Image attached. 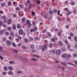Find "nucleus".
<instances>
[{
    "label": "nucleus",
    "mask_w": 77,
    "mask_h": 77,
    "mask_svg": "<svg viewBox=\"0 0 77 77\" xmlns=\"http://www.w3.org/2000/svg\"><path fill=\"white\" fill-rule=\"evenodd\" d=\"M17 27L18 29H20L21 28V25L20 24H18L17 25Z\"/></svg>",
    "instance_id": "obj_13"
},
{
    "label": "nucleus",
    "mask_w": 77,
    "mask_h": 77,
    "mask_svg": "<svg viewBox=\"0 0 77 77\" xmlns=\"http://www.w3.org/2000/svg\"><path fill=\"white\" fill-rule=\"evenodd\" d=\"M11 19H10L8 20V24H11Z\"/></svg>",
    "instance_id": "obj_9"
},
{
    "label": "nucleus",
    "mask_w": 77,
    "mask_h": 77,
    "mask_svg": "<svg viewBox=\"0 0 77 77\" xmlns=\"http://www.w3.org/2000/svg\"><path fill=\"white\" fill-rule=\"evenodd\" d=\"M35 40H38L39 39L38 37H35L34 38Z\"/></svg>",
    "instance_id": "obj_38"
},
{
    "label": "nucleus",
    "mask_w": 77,
    "mask_h": 77,
    "mask_svg": "<svg viewBox=\"0 0 77 77\" xmlns=\"http://www.w3.org/2000/svg\"><path fill=\"white\" fill-rule=\"evenodd\" d=\"M71 5H72V6H74V5H75V2H72L71 3Z\"/></svg>",
    "instance_id": "obj_28"
},
{
    "label": "nucleus",
    "mask_w": 77,
    "mask_h": 77,
    "mask_svg": "<svg viewBox=\"0 0 77 77\" xmlns=\"http://www.w3.org/2000/svg\"><path fill=\"white\" fill-rule=\"evenodd\" d=\"M8 69L10 71H12L13 70V67L12 66H9L8 67Z\"/></svg>",
    "instance_id": "obj_10"
},
{
    "label": "nucleus",
    "mask_w": 77,
    "mask_h": 77,
    "mask_svg": "<svg viewBox=\"0 0 77 77\" xmlns=\"http://www.w3.org/2000/svg\"><path fill=\"white\" fill-rule=\"evenodd\" d=\"M22 48L23 49H24V50H26L27 48V47L25 46H23L22 47Z\"/></svg>",
    "instance_id": "obj_23"
},
{
    "label": "nucleus",
    "mask_w": 77,
    "mask_h": 77,
    "mask_svg": "<svg viewBox=\"0 0 77 77\" xmlns=\"http://www.w3.org/2000/svg\"><path fill=\"white\" fill-rule=\"evenodd\" d=\"M32 53H36V51L35 50H32Z\"/></svg>",
    "instance_id": "obj_51"
},
{
    "label": "nucleus",
    "mask_w": 77,
    "mask_h": 77,
    "mask_svg": "<svg viewBox=\"0 0 77 77\" xmlns=\"http://www.w3.org/2000/svg\"><path fill=\"white\" fill-rule=\"evenodd\" d=\"M12 5V3L11 2H9L8 3V6H11Z\"/></svg>",
    "instance_id": "obj_27"
},
{
    "label": "nucleus",
    "mask_w": 77,
    "mask_h": 77,
    "mask_svg": "<svg viewBox=\"0 0 77 77\" xmlns=\"http://www.w3.org/2000/svg\"><path fill=\"white\" fill-rule=\"evenodd\" d=\"M19 33L20 35H23V30L21 29H20Z\"/></svg>",
    "instance_id": "obj_5"
},
{
    "label": "nucleus",
    "mask_w": 77,
    "mask_h": 77,
    "mask_svg": "<svg viewBox=\"0 0 77 77\" xmlns=\"http://www.w3.org/2000/svg\"><path fill=\"white\" fill-rule=\"evenodd\" d=\"M25 21H26V18L24 17L22 18V23H24Z\"/></svg>",
    "instance_id": "obj_14"
},
{
    "label": "nucleus",
    "mask_w": 77,
    "mask_h": 77,
    "mask_svg": "<svg viewBox=\"0 0 77 77\" xmlns=\"http://www.w3.org/2000/svg\"><path fill=\"white\" fill-rule=\"evenodd\" d=\"M29 39L30 41H33V39L31 37H29Z\"/></svg>",
    "instance_id": "obj_56"
},
{
    "label": "nucleus",
    "mask_w": 77,
    "mask_h": 77,
    "mask_svg": "<svg viewBox=\"0 0 77 77\" xmlns=\"http://www.w3.org/2000/svg\"><path fill=\"white\" fill-rule=\"evenodd\" d=\"M57 10L56 9H54V12L55 13H57Z\"/></svg>",
    "instance_id": "obj_32"
},
{
    "label": "nucleus",
    "mask_w": 77,
    "mask_h": 77,
    "mask_svg": "<svg viewBox=\"0 0 77 77\" xmlns=\"http://www.w3.org/2000/svg\"><path fill=\"white\" fill-rule=\"evenodd\" d=\"M2 18L3 20H5V19H6V17L5 16H2Z\"/></svg>",
    "instance_id": "obj_42"
},
{
    "label": "nucleus",
    "mask_w": 77,
    "mask_h": 77,
    "mask_svg": "<svg viewBox=\"0 0 77 77\" xmlns=\"http://www.w3.org/2000/svg\"><path fill=\"white\" fill-rule=\"evenodd\" d=\"M51 52L52 54H54L55 53V50H53L51 51Z\"/></svg>",
    "instance_id": "obj_31"
},
{
    "label": "nucleus",
    "mask_w": 77,
    "mask_h": 77,
    "mask_svg": "<svg viewBox=\"0 0 77 77\" xmlns=\"http://www.w3.org/2000/svg\"><path fill=\"white\" fill-rule=\"evenodd\" d=\"M24 41L25 42H27V39L26 38H25L24 39Z\"/></svg>",
    "instance_id": "obj_41"
},
{
    "label": "nucleus",
    "mask_w": 77,
    "mask_h": 77,
    "mask_svg": "<svg viewBox=\"0 0 77 77\" xmlns=\"http://www.w3.org/2000/svg\"><path fill=\"white\" fill-rule=\"evenodd\" d=\"M71 14V11H68L67 13V15L69 16L70 14Z\"/></svg>",
    "instance_id": "obj_34"
},
{
    "label": "nucleus",
    "mask_w": 77,
    "mask_h": 77,
    "mask_svg": "<svg viewBox=\"0 0 77 77\" xmlns=\"http://www.w3.org/2000/svg\"><path fill=\"white\" fill-rule=\"evenodd\" d=\"M21 43H19L17 45V46H18V47H21Z\"/></svg>",
    "instance_id": "obj_59"
},
{
    "label": "nucleus",
    "mask_w": 77,
    "mask_h": 77,
    "mask_svg": "<svg viewBox=\"0 0 77 77\" xmlns=\"http://www.w3.org/2000/svg\"><path fill=\"white\" fill-rule=\"evenodd\" d=\"M20 8L19 7H17L16 8V10L17 11H20Z\"/></svg>",
    "instance_id": "obj_35"
},
{
    "label": "nucleus",
    "mask_w": 77,
    "mask_h": 77,
    "mask_svg": "<svg viewBox=\"0 0 77 77\" xmlns=\"http://www.w3.org/2000/svg\"><path fill=\"white\" fill-rule=\"evenodd\" d=\"M31 60H32L33 61H36L37 60L35 58H32L31 59Z\"/></svg>",
    "instance_id": "obj_30"
},
{
    "label": "nucleus",
    "mask_w": 77,
    "mask_h": 77,
    "mask_svg": "<svg viewBox=\"0 0 77 77\" xmlns=\"http://www.w3.org/2000/svg\"><path fill=\"white\" fill-rule=\"evenodd\" d=\"M7 30H11V28L10 27H8L7 28Z\"/></svg>",
    "instance_id": "obj_45"
},
{
    "label": "nucleus",
    "mask_w": 77,
    "mask_h": 77,
    "mask_svg": "<svg viewBox=\"0 0 77 77\" xmlns=\"http://www.w3.org/2000/svg\"><path fill=\"white\" fill-rule=\"evenodd\" d=\"M31 48H34V46L33 45H32L30 46Z\"/></svg>",
    "instance_id": "obj_49"
},
{
    "label": "nucleus",
    "mask_w": 77,
    "mask_h": 77,
    "mask_svg": "<svg viewBox=\"0 0 77 77\" xmlns=\"http://www.w3.org/2000/svg\"><path fill=\"white\" fill-rule=\"evenodd\" d=\"M61 65H63V66H66V63H61Z\"/></svg>",
    "instance_id": "obj_19"
},
{
    "label": "nucleus",
    "mask_w": 77,
    "mask_h": 77,
    "mask_svg": "<svg viewBox=\"0 0 77 77\" xmlns=\"http://www.w3.org/2000/svg\"><path fill=\"white\" fill-rule=\"evenodd\" d=\"M24 10L25 12H27V11L28 10L26 8H24Z\"/></svg>",
    "instance_id": "obj_57"
},
{
    "label": "nucleus",
    "mask_w": 77,
    "mask_h": 77,
    "mask_svg": "<svg viewBox=\"0 0 77 77\" xmlns=\"http://www.w3.org/2000/svg\"><path fill=\"white\" fill-rule=\"evenodd\" d=\"M9 39H10V40H12L13 39V38L11 36H10L9 38Z\"/></svg>",
    "instance_id": "obj_53"
},
{
    "label": "nucleus",
    "mask_w": 77,
    "mask_h": 77,
    "mask_svg": "<svg viewBox=\"0 0 77 77\" xmlns=\"http://www.w3.org/2000/svg\"><path fill=\"white\" fill-rule=\"evenodd\" d=\"M48 46L47 45H44L42 46V51H45V49H47V48Z\"/></svg>",
    "instance_id": "obj_1"
},
{
    "label": "nucleus",
    "mask_w": 77,
    "mask_h": 77,
    "mask_svg": "<svg viewBox=\"0 0 77 77\" xmlns=\"http://www.w3.org/2000/svg\"><path fill=\"white\" fill-rule=\"evenodd\" d=\"M30 32H34V30L33 29H31L30 30Z\"/></svg>",
    "instance_id": "obj_54"
},
{
    "label": "nucleus",
    "mask_w": 77,
    "mask_h": 77,
    "mask_svg": "<svg viewBox=\"0 0 77 77\" xmlns=\"http://www.w3.org/2000/svg\"><path fill=\"white\" fill-rule=\"evenodd\" d=\"M20 6L21 8H24V5H21L20 4Z\"/></svg>",
    "instance_id": "obj_44"
},
{
    "label": "nucleus",
    "mask_w": 77,
    "mask_h": 77,
    "mask_svg": "<svg viewBox=\"0 0 77 77\" xmlns=\"http://www.w3.org/2000/svg\"><path fill=\"white\" fill-rule=\"evenodd\" d=\"M37 1H36L37 3L38 4H39L40 3H41V2L39 1V0H37Z\"/></svg>",
    "instance_id": "obj_37"
},
{
    "label": "nucleus",
    "mask_w": 77,
    "mask_h": 77,
    "mask_svg": "<svg viewBox=\"0 0 77 77\" xmlns=\"http://www.w3.org/2000/svg\"><path fill=\"white\" fill-rule=\"evenodd\" d=\"M9 63L10 64H14V62L13 61H10L9 62Z\"/></svg>",
    "instance_id": "obj_29"
},
{
    "label": "nucleus",
    "mask_w": 77,
    "mask_h": 77,
    "mask_svg": "<svg viewBox=\"0 0 77 77\" xmlns=\"http://www.w3.org/2000/svg\"><path fill=\"white\" fill-rule=\"evenodd\" d=\"M53 45L52 43H51L49 45V47L51 48H52L53 47Z\"/></svg>",
    "instance_id": "obj_17"
},
{
    "label": "nucleus",
    "mask_w": 77,
    "mask_h": 77,
    "mask_svg": "<svg viewBox=\"0 0 77 77\" xmlns=\"http://www.w3.org/2000/svg\"><path fill=\"white\" fill-rule=\"evenodd\" d=\"M5 3H2V4L1 6H2V7H3L4 6H5Z\"/></svg>",
    "instance_id": "obj_40"
},
{
    "label": "nucleus",
    "mask_w": 77,
    "mask_h": 77,
    "mask_svg": "<svg viewBox=\"0 0 77 77\" xmlns=\"http://www.w3.org/2000/svg\"><path fill=\"white\" fill-rule=\"evenodd\" d=\"M51 41H52V42H55V40L54 38H52L51 39Z\"/></svg>",
    "instance_id": "obj_48"
},
{
    "label": "nucleus",
    "mask_w": 77,
    "mask_h": 77,
    "mask_svg": "<svg viewBox=\"0 0 77 77\" xmlns=\"http://www.w3.org/2000/svg\"><path fill=\"white\" fill-rule=\"evenodd\" d=\"M12 45L14 47H16L17 46L15 44V43L14 42H13V43H12Z\"/></svg>",
    "instance_id": "obj_36"
},
{
    "label": "nucleus",
    "mask_w": 77,
    "mask_h": 77,
    "mask_svg": "<svg viewBox=\"0 0 77 77\" xmlns=\"http://www.w3.org/2000/svg\"><path fill=\"white\" fill-rule=\"evenodd\" d=\"M69 35L70 36H74V34L72 32H71L69 34Z\"/></svg>",
    "instance_id": "obj_15"
},
{
    "label": "nucleus",
    "mask_w": 77,
    "mask_h": 77,
    "mask_svg": "<svg viewBox=\"0 0 77 77\" xmlns=\"http://www.w3.org/2000/svg\"><path fill=\"white\" fill-rule=\"evenodd\" d=\"M67 57L69 58L71 57V55L70 54H67Z\"/></svg>",
    "instance_id": "obj_21"
},
{
    "label": "nucleus",
    "mask_w": 77,
    "mask_h": 77,
    "mask_svg": "<svg viewBox=\"0 0 77 77\" xmlns=\"http://www.w3.org/2000/svg\"><path fill=\"white\" fill-rule=\"evenodd\" d=\"M6 44L8 46H10L11 45V42L9 41H6Z\"/></svg>",
    "instance_id": "obj_4"
},
{
    "label": "nucleus",
    "mask_w": 77,
    "mask_h": 77,
    "mask_svg": "<svg viewBox=\"0 0 77 77\" xmlns=\"http://www.w3.org/2000/svg\"><path fill=\"white\" fill-rule=\"evenodd\" d=\"M5 34H6V35H7V36H8V35H9V33H8V32H6L5 33Z\"/></svg>",
    "instance_id": "obj_62"
},
{
    "label": "nucleus",
    "mask_w": 77,
    "mask_h": 77,
    "mask_svg": "<svg viewBox=\"0 0 77 77\" xmlns=\"http://www.w3.org/2000/svg\"><path fill=\"white\" fill-rule=\"evenodd\" d=\"M13 28L14 30H16V26H15V24H14L13 25Z\"/></svg>",
    "instance_id": "obj_16"
},
{
    "label": "nucleus",
    "mask_w": 77,
    "mask_h": 77,
    "mask_svg": "<svg viewBox=\"0 0 77 77\" xmlns=\"http://www.w3.org/2000/svg\"><path fill=\"white\" fill-rule=\"evenodd\" d=\"M66 57V54H63L62 55V57L63 58H65Z\"/></svg>",
    "instance_id": "obj_11"
},
{
    "label": "nucleus",
    "mask_w": 77,
    "mask_h": 77,
    "mask_svg": "<svg viewBox=\"0 0 77 77\" xmlns=\"http://www.w3.org/2000/svg\"><path fill=\"white\" fill-rule=\"evenodd\" d=\"M36 29H37V27L35 26L33 29V30H34V32H35L36 30Z\"/></svg>",
    "instance_id": "obj_20"
},
{
    "label": "nucleus",
    "mask_w": 77,
    "mask_h": 77,
    "mask_svg": "<svg viewBox=\"0 0 77 77\" xmlns=\"http://www.w3.org/2000/svg\"><path fill=\"white\" fill-rule=\"evenodd\" d=\"M29 23H30V21L29 20L26 21V23L27 24H29Z\"/></svg>",
    "instance_id": "obj_33"
},
{
    "label": "nucleus",
    "mask_w": 77,
    "mask_h": 77,
    "mask_svg": "<svg viewBox=\"0 0 77 77\" xmlns=\"http://www.w3.org/2000/svg\"><path fill=\"white\" fill-rule=\"evenodd\" d=\"M47 35L48 36H51V33H50L48 32H47Z\"/></svg>",
    "instance_id": "obj_26"
},
{
    "label": "nucleus",
    "mask_w": 77,
    "mask_h": 77,
    "mask_svg": "<svg viewBox=\"0 0 77 77\" xmlns=\"http://www.w3.org/2000/svg\"><path fill=\"white\" fill-rule=\"evenodd\" d=\"M10 34L11 36H12V37H14V32H11Z\"/></svg>",
    "instance_id": "obj_22"
},
{
    "label": "nucleus",
    "mask_w": 77,
    "mask_h": 77,
    "mask_svg": "<svg viewBox=\"0 0 77 77\" xmlns=\"http://www.w3.org/2000/svg\"><path fill=\"white\" fill-rule=\"evenodd\" d=\"M2 26L4 28H6V27H7V26H6L5 24H3Z\"/></svg>",
    "instance_id": "obj_43"
},
{
    "label": "nucleus",
    "mask_w": 77,
    "mask_h": 77,
    "mask_svg": "<svg viewBox=\"0 0 77 77\" xmlns=\"http://www.w3.org/2000/svg\"><path fill=\"white\" fill-rule=\"evenodd\" d=\"M64 42L66 43V44H68V41L66 40H64Z\"/></svg>",
    "instance_id": "obj_39"
},
{
    "label": "nucleus",
    "mask_w": 77,
    "mask_h": 77,
    "mask_svg": "<svg viewBox=\"0 0 77 77\" xmlns=\"http://www.w3.org/2000/svg\"><path fill=\"white\" fill-rule=\"evenodd\" d=\"M4 69L5 71H7L8 70V67L6 66H5L4 67Z\"/></svg>",
    "instance_id": "obj_18"
},
{
    "label": "nucleus",
    "mask_w": 77,
    "mask_h": 77,
    "mask_svg": "<svg viewBox=\"0 0 77 77\" xmlns=\"http://www.w3.org/2000/svg\"><path fill=\"white\" fill-rule=\"evenodd\" d=\"M8 74L10 75H12V74H13V72L11 71H10L8 72Z\"/></svg>",
    "instance_id": "obj_25"
},
{
    "label": "nucleus",
    "mask_w": 77,
    "mask_h": 77,
    "mask_svg": "<svg viewBox=\"0 0 77 77\" xmlns=\"http://www.w3.org/2000/svg\"><path fill=\"white\" fill-rule=\"evenodd\" d=\"M2 25H3V22L0 21V26H2Z\"/></svg>",
    "instance_id": "obj_52"
},
{
    "label": "nucleus",
    "mask_w": 77,
    "mask_h": 77,
    "mask_svg": "<svg viewBox=\"0 0 77 77\" xmlns=\"http://www.w3.org/2000/svg\"><path fill=\"white\" fill-rule=\"evenodd\" d=\"M67 21H69V22L70 21V18L69 17H68L67 18Z\"/></svg>",
    "instance_id": "obj_46"
},
{
    "label": "nucleus",
    "mask_w": 77,
    "mask_h": 77,
    "mask_svg": "<svg viewBox=\"0 0 77 77\" xmlns=\"http://www.w3.org/2000/svg\"><path fill=\"white\" fill-rule=\"evenodd\" d=\"M58 44V45H59L60 46H62V45H63V42L60 41L59 42Z\"/></svg>",
    "instance_id": "obj_3"
},
{
    "label": "nucleus",
    "mask_w": 77,
    "mask_h": 77,
    "mask_svg": "<svg viewBox=\"0 0 77 77\" xmlns=\"http://www.w3.org/2000/svg\"><path fill=\"white\" fill-rule=\"evenodd\" d=\"M58 35L59 36H60V35H61V34L60 33V32H59L58 33Z\"/></svg>",
    "instance_id": "obj_55"
},
{
    "label": "nucleus",
    "mask_w": 77,
    "mask_h": 77,
    "mask_svg": "<svg viewBox=\"0 0 77 77\" xmlns=\"http://www.w3.org/2000/svg\"><path fill=\"white\" fill-rule=\"evenodd\" d=\"M49 14L50 15H53V11L51 10L49 11Z\"/></svg>",
    "instance_id": "obj_12"
},
{
    "label": "nucleus",
    "mask_w": 77,
    "mask_h": 77,
    "mask_svg": "<svg viewBox=\"0 0 77 77\" xmlns=\"http://www.w3.org/2000/svg\"><path fill=\"white\" fill-rule=\"evenodd\" d=\"M56 53L57 54V55H58V54H59L60 53V50H57L56 51Z\"/></svg>",
    "instance_id": "obj_8"
},
{
    "label": "nucleus",
    "mask_w": 77,
    "mask_h": 77,
    "mask_svg": "<svg viewBox=\"0 0 77 77\" xmlns=\"http://www.w3.org/2000/svg\"><path fill=\"white\" fill-rule=\"evenodd\" d=\"M28 24V27H29V28H30L31 26H32V24L31 23H29Z\"/></svg>",
    "instance_id": "obj_24"
},
{
    "label": "nucleus",
    "mask_w": 77,
    "mask_h": 77,
    "mask_svg": "<svg viewBox=\"0 0 77 77\" xmlns=\"http://www.w3.org/2000/svg\"><path fill=\"white\" fill-rule=\"evenodd\" d=\"M12 51L13 53H18V51L17 50H12Z\"/></svg>",
    "instance_id": "obj_7"
},
{
    "label": "nucleus",
    "mask_w": 77,
    "mask_h": 77,
    "mask_svg": "<svg viewBox=\"0 0 77 77\" xmlns=\"http://www.w3.org/2000/svg\"><path fill=\"white\" fill-rule=\"evenodd\" d=\"M73 56L75 57H77V54H73Z\"/></svg>",
    "instance_id": "obj_61"
},
{
    "label": "nucleus",
    "mask_w": 77,
    "mask_h": 77,
    "mask_svg": "<svg viewBox=\"0 0 77 77\" xmlns=\"http://www.w3.org/2000/svg\"><path fill=\"white\" fill-rule=\"evenodd\" d=\"M6 32V30L5 29H3L2 30V31L0 32V34H5Z\"/></svg>",
    "instance_id": "obj_2"
},
{
    "label": "nucleus",
    "mask_w": 77,
    "mask_h": 77,
    "mask_svg": "<svg viewBox=\"0 0 77 77\" xmlns=\"http://www.w3.org/2000/svg\"><path fill=\"white\" fill-rule=\"evenodd\" d=\"M17 74H21V71H17Z\"/></svg>",
    "instance_id": "obj_58"
},
{
    "label": "nucleus",
    "mask_w": 77,
    "mask_h": 77,
    "mask_svg": "<svg viewBox=\"0 0 77 77\" xmlns=\"http://www.w3.org/2000/svg\"><path fill=\"white\" fill-rule=\"evenodd\" d=\"M13 17H14V18H15L16 17V14H13Z\"/></svg>",
    "instance_id": "obj_60"
},
{
    "label": "nucleus",
    "mask_w": 77,
    "mask_h": 77,
    "mask_svg": "<svg viewBox=\"0 0 77 77\" xmlns=\"http://www.w3.org/2000/svg\"><path fill=\"white\" fill-rule=\"evenodd\" d=\"M67 47L68 48H71V45H67Z\"/></svg>",
    "instance_id": "obj_47"
},
{
    "label": "nucleus",
    "mask_w": 77,
    "mask_h": 77,
    "mask_svg": "<svg viewBox=\"0 0 77 77\" xmlns=\"http://www.w3.org/2000/svg\"><path fill=\"white\" fill-rule=\"evenodd\" d=\"M32 15L33 16H34L35 15V12L33 11L32 12Z\"/></svg>",
    "instance_id": "obj_50"
},
{
    "label": "nucleus",
    "mask_w": 77,
    "mask_h": 77,
    "mask_svg": "<svg viewBox=\"0 0 77 77\" xmlns=\"http://www.w3.org/2000/svg\"><path fill=\"white\" fill-rule=\"evenodd\" d=\"M75 48H77V44H75Z\"/></svg>",
    "instance_id": "obj_64"
},
{
    "label": "nucleus",
    "mask_w": 77,
    "mask_h": 77,
    "mask_svg": "<svg viewBox=\"0 0 77 77\" xmlns=\"http://www.w3.org/2000/svg\"><path fill=\"white\" fill-rule=\"evenodd\" d=\"M43 17H44V18H47V17H48V14H43Z\"/></svg>",
    "instance_id": "obj_6"
},
{
    "label": "nucleus",
    "mask_w": 77,
    "mask_h": 77,
    "mask_svg": "<svg viewBox=\"0 0 77 77\" xmlns=\"http://www.w3.org/2000/svg\"><path fill=\"white\" fill-rule=\"evenodd\" d=\"M76 37V36H75L74 37L75 39V41H76V42H77V38H75Z\"/></svg>",
    "instance_id": "obj_63"
}]
</instances>
